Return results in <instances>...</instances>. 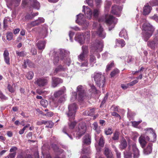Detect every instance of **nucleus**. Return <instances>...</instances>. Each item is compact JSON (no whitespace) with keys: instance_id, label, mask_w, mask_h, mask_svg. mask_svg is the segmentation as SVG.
<instances>
[{"instance_id":"nucleus-1","label":"nucleus","mask_w":158,"mask_h":158,"mask_svg":"<svg viewBox=\"0 0 158 158\" xmlns=\"http://www.w3.org/2000/svg\"><path fill=\"white\" fill-rule=\"evenodd\" d=\"M103 41L102 40H96L94 42L91 47L90 51L91 55L89 58V63L90 65L92 66L96 62V58L93 55H96L102 51L103 47Z\"/></svg>"},{"instance_id":"nucleus-2","label":"nucleus","mask_w":158,"mask_h":158,"mask_svg":"<svg viewBox=\"0 0 158 158\" xmlns=\"http://www.w3.org/2000/svg\"><path fill=\"white\" fill-rule=\"evenodd\" d=\"M143 23L142 37L145 41H147L152 35L155 29L152 25L146 22L145 18L143 19L142 23Z\"/></svg>"},{"instance_id":"nucleus-3","label":"nucleus","mask_w":158,"mask_h":158,"mask_svg":"<svg viewBox=\"0 0 158 158\" xmlns=\"http://www.w3.org/2000/svg\"><path fill=\"white\" fill-rule=\"evenodd\" d=\"M84 87L81 85L77 86V92L78 95L76 92H73L71 100L72 102L74 101L75 100H77L79 101H82L85 99L89 98V95L86 94L85 92Z\"/></svg>"},{"instance_id":"nucleus-4","label":"nucleus","mask_w":158,"mask_h":158,"mask_svg":"<svg viewBox=\"0 0 158 158\" xmlns=\"http://www.w3.org/2000/svg\"><path fill=\"white\" fill-rule=\"evenodd\" d=\"M128 143L129 150L126 151L124 153V158H131V150L130 148L132 146V150L133 152V158H138L139 156V151L136 147V144L135 143H131V141L129 139L127 140Z\"/></svg>"},{"instance_id":"nucleus-5","label":"nucleus","mask_w":158,"mask_h":158,"mask_svg":"<svg viewBox=\"0 0 158 158\" xmlns=\"http://www.w3.org/2000/svg\"><path fill=\"white\" fill-rule=\"evenodd\" d=\"M69 111L66 114L69 118L70 122L69 123V127L71 129H73L75 127L76 122L75 121L71 122V121L74 119L75 116L77 109L76 105L75 103L69 105L68 107Z\"/></svg>"},{"instance_id":"nucleus-6","label":"nucleus","mask_w":158,"mask_h":158,"mask_svg":"<svg viewBox=\"0 0 158 158\" xmlns=\"http://www.w3.org/2000/svg\"><path fill=\"white\" fill-rule=\"evenodd\" d=\"M64 128L63 130V131L65 134L67 135L69 138L71 139H73V137L72 136V135L73 136L79 139H80L85 132L86 130V127L85 126V123H79V126L76 131V136H75L73 133H72V134L69 135L67 134L66 132L64 131Z\"/></svg>"},{"instance_id":"nucleus-7","label":"nucleus","mask_w":158,"mask_h":158,"mask_svg":"<svg viewBox=\"0 0 158 158\" xmlns=\"http://www.w3.org/2000/svg\"><path fill=\"white\" fill-rule=\"evenodd\" d=\"M82 11L84 13L85 15L88 19H89L93 16L95 19H97L99 15L100 10L98 9H94L92 12L91 10L87 6H83Z\"/></svg>"},{"instance_id":"nucleus-8","label":"nucleus","mask_w":158,"mask_h":158,"mask_svg":"<svg viewBox=\"0 0 158 158\" xmlns=\"http://www.w3.org/2000/svg\"><path fill=\"white\" fill-rule=\"evenodd\" d=\"M92 77L97 86L99 87L103 86L105 83V77L101 73L95 72Z\"/></svg>"},{"instance_id":"nucleus-9","label":"nucleus","mask_w":158,"mask_h":158,"mask_svg":"<svg viewBox=\"0 0 158 158\" xmlns=\"http://www.w3.org/2000/svg\"><path fill=\"white\" fill-rule=\"evenodd\" d=\"M65 51L64 49H60L58 50L56 49H53L51 51V54H52L54 56L53 62L55 65H56L58 63L59 60V55L62 57L64 56L65 55Z\"/></svg>"},{"instance_id":"nucleus-10","label":"nucleus","mask_w":158,"mask_h":158,"mask_svg":"<svg viewBox=\"0 0 158 158\" xmlns=\"http://www.w3.org/2000/svg\"><path fill=\"white\" fill-rule=\"evenodd\" d=\"M65 87L63 86L61 89L54 92V95L55 97H60L58 101V103H62L65 100L64 94L65 92Z\"/></svg>"},{"instance_id":"nucleus-11","label":"nucleus","mask_w":158,"mask_h":158,"mask_svg":"<svg viewBox=\"0 0 158 158\" xmlns=\"http://www.w3.org/2000/svg\"><path fill=\"white\" fill-rule=\"evenodd\" d=\"M77 19L76 21L77 23L82 25L84 29H85L89 25V23L85 20L83 15L80 14L77 15Z\"/></svg>"},{"instance_id":"nucleus-12","label":"nucleus","mask_w":158,"mask_h":158,"mask_svg":"<svg viewBox=\"0 0 158 158\" xmlns=\"http://www.w3.org/2000/svg\"><path fill=\"white\" fill-rule=\"evenodd\" d=\"M52 148L54 151L55 156L54 158H64L65 156L64 151L59 149L57 146L55 144L52 145Z\"/></svg>"},{"instance_id":"nucleus-13","label":"nucleus","mask_w":158,"mask_h":158,"mask_svg":"<svg viewBox=\"0 0 158 158\" xmlns=\"http://www.w3.org/2000/svg\"><path fill=\"white\" fill-rule=\"evenodd\" d=\"M117 19L111 15H109L106 18L105 22L108 25L110 26L109 27V30H111L114 27L117 22Z\"/></svg>"},{"instance_id":"nucleus-14","label":"nucleus","mask_w":158,"mask_h":158,"mask_svg":"<svg viewBox=\"0 0 158 158\" xmlns=\"http://www.w3.org/2000/svg\"><path fill=\"white\" fill-rule=\"evenodd\" d=\"M82 52L78 56V60L80 61L85 60L89 53L88 47L87 46H83L82 47Z\"/></svg>"},{"instance_id":"nucleus-15","label":"nucleus","mask_w":158,"mask_h":158,"mask_svg":"<svg viewBox=\"0 0 158 158\" xmlns=\"http://www.w3.org/2000/svg\"><path fill=\"white\" fill-rule=\"evenodd\" d=\"M49 80L48 77H42L35 79V83L40 87H44L47 85Z\"/></svg>"},{"instance_id":"nucleus-16","label":"nucleus","mask_w":158,"mask_h":158,"mask_svg":"<svg viewBox=\"0 0 158 158\" xmlns=\"http://www.w3.org/2000/svg\"><path fill=\"white\" fill-rule=\"evenodd\" d=\"M95 139L97 141V143H98V144H95V146L97 151L99 152L101 150V148L100 147H103L104 146L105 143L104 138L102 135H101L99 140L98 141V138L97 137L96 135H95Z\"/></svg>"},{"instance_id":"nucleus-17","label":"nucleus","mask_w":158,"mask_h":158,"mask_svg":"<svg viewBox=\"0 0 158 158\" xmlns=\"http://www.w3.org/2000/svg\"><path fill=\"white\" fill-rule=\"evenodd\" d=\"M149 137L148 136L141 135L139 138V142L142 148L147 144L148 141H149Z\"/></svg>"},{"instance_id":"nucleus-18","label":"nucleus","mask_w":158,"mask_h":158,"mask_svg":"<svg viewBox=\"0 0 158 158\" xmlns=\"http://www.w3.org/2000/svg\"><path fill=\"white\" fill-rule=\"evenodd\" d=\"M147 131V133H149V141L154 142L156 141V135L153 129L151 128H147L145 129Z\"/></svg>"},{"instance_id":"nucleus-19","label":"nucleus","mask_w":158,"mask_h":158,"mask_svg":"<svg viewBox=\"0 0 158 158\" xmlns=\"http://www.w3.org/2000/svg\"><path fill=\"white\" fill-rule=\"evenodd\" d=\"M122 7L121 6L117 5L113 6L112 7L111 13L117 16H119L121 15Z\"/></svg>"},{"instance_id":"nucleus-20","label":"nucleus","mask_w":158,"mask_h":158,"mask_svg":"<svg viewBox=\"0 0 158 158\" xmlns=\"http://www.w3.org/2000/svg\"><path fill=\"white\" fill-rule=\"evenodd\" d=\"M75 40L81 44H83L85 41V38L84 37L83 33H78L76 34L75 37Z\"/></svg>"},{"instance_id":"nucleus-21","label":"nucleus","mask_w":158,"mask_h":158,"mask_svg":"<svg viewBox=\"0 0 158 158\" xmlns=\"http://www.w3.org/2000/svg\"><path fill=\"white\" fill-rule=\"evenodd\" d=\"M62 80L60 79L55 77H52V86L53 87L55 88L56 87L58 84L62 83Z\"/></svg>"},{"instance_id":"nucleus-22","label":"nucleus","mask_w":158,"mask_h":158,"mask_svg":"<svg viewBox=\"0 0 158 158\" xmlns=\"http://www.w3.org/2000/svg\"><path fill=\"white\" fill-rule=\"evenodd\" d=\"M48 27L45 26L43 27L39 33L41 37L44 38L46 37L48 34Z\"/></svg>"},{"instance_id":"nucleus-23","label":"nucleus","mask_w":158,"mask_h":158,"mask_svg":"<svg viewBox=\"0 0 158 158\" xmlns=\"http://www.w3.org/2000/svg\"><path fill=\"white\" fill-rule=\"evenodd\" d=\"M152 144L151 143H149L147 146L144 148L143 150V153L145 155H148L150 154L152 151Z\"/></svg>"},{"instance_id":"nucleus-24","label":"nucleus","mask_w":158,"mask_h":158,"mask_svg":"<svg viewBox=\"0 0 158 158\" xmlns=\"http://www.w3.org/2000/svg\"><path fill=\"white\" fill-rule=\"evenodd\" d=\"M97 34L102 39L104 38L106 36V33L104 31L103 28L99 26V27L98 28L97 31Z\"/></svg>"},{"instance_id":"nucleus-25","label":"nucleus","mask_w":158,"mask_h":158,"mask_svg":"<svg viewBox=\"0 0 158 158\" xmlns=\"http://www.w3.org/2000/svg\"><path fill=\"white\" fill-rule=\"evenodd\" d=\"M31 7L39 10L40 7V3L36 0H30V8Z\"/></svg>"},{"instance_id":"nucleus-26","label":"nucleus","mask_w":158,"mask_h":158,"mask_svg":"<svg viewBox=\"0 0 158 158\" xmlns=\"http://www.w3.org/2000/svg\"><path fill=\"white\" fill-rule=\"evenodd\" d=\"M45 19L43 17H39L38 19L34 21L31 22L30 23V25L34 26L38 25L44 22Z\"/></svg>"},{"instance_id":"nucleus-27","label":"nucleus","mask_w":158,"mask_h":158,"mask_svg":"<svg viewBox=\"0 0 158 158\" xmlns=\"http://www.w3.org/2000/svg\"><path fill=\"white\" fill-rule=\"evenodd\" d=\"M83 144H85V145L90 144L91 143V136L89 135H87L84 136L83 138Z\"/></svg>"},{"instance_id":"nucleus-28","label":"nucleus","mask_w":158,"mask_h":158,"mask_svg":"<svg viewBox=\"0 0 158 158\" xmlns=\"http://www.w3.org/2000/svg\"><path fill=\"white\" fill-rule=\"evenodd\" d=\"M152 10V7L148 4H147L144 6L143 8V14L144 15H148Z\"/></svg>"},{"instance_id":"nucleus-29","label":"nucleus","mask_w":158,"mask_h":158,"mask_svg":"<svg viewBox=\"0 0 158 158\" xmlns=\"http://www.w3.org/2000/svg\"><path fill=\"white\" fill-rule=\"evenodd\" d=\"M104 153L107 158H113V155L111 151L106 146L105 148Z\"/></svg>"},{"instance_id":"nucleus-30","label":"nucleus","mask_w":158,"mask_h":158,"mask_svg":"<svg viewBox=\"0 0 158 158\" xmlns=\"http://www.w3.org/2000/svg\"><path fill=\"white\" fill-rule=\"evenodd\" d=\"M3 56L5 63L7 64H10V58L9 53L7 50H5L3 53Z\"/></svg>"},{"instance_id":"nucleus-31","label":"nucleus","mask_w":158,"mask_h":158,"mask_svg":"<svg viewBox=\"0 0 158 158\" xmlns=\"http://www.w3.org/2000/svg\"><path fill=\"white\" fill-rule=\"evenodd\" d=\"M127 146V143L126 140L124 139H122L120 142V143L119 145V149L122 150L125 149Z\"/></svg>"},{"instance_id":"nucleus-32","label":"nucleus","mask_w":158,"mask_h":158,"mask_svg":"<svg viewBox=\"0 0 158 158\" xmlns=\"http://www.w3.org/2000/svg\"><path fill=\"white\" fill-rule=\"evenodd\" d=\"M157 43H158V42H156L154 40H150L148 41L147 42V44L148 47L152 49H155L156 44Z\"/></svg>"},{"instance_id":"nucleus-33","label":"nucleus","mask_w":158,"mask_h":158,"mask_svg":"<svg viewBox=\"0 0 158 158\" xmlns=\"http://www.w3.org/2000/svg\"><path fill=\"white\" fill-rule=\"evenodd\" d=\"M16 158H30V152H25L18 155Z\"/></svg>"},{"instance_id":"nucleus-34","label":"nucleus","mask_w":158,"mask_h":158,"mask_svg":"<svg viewBox=\"0 0 158 158\" xmlns=\"http://www.w3.org/2000/svg\"><path fill=\"white\" fill-rule=\"evenodd\" d=\"M119 36L123 38L126 40H128V39L127 31L125 29H123L119 33Z\"/></svg>"},{"instance_id":"nucleus-35","label":"nucleus","mask_w":158,"mask_h":158,"mask_svg":"<svg viewBox=\"0 0 158 158\" xmlns=\"http://www.w3.org/2000/svg\"><path fill=\"white\" fill-rule=\"evenodd\" d=\"M37 46L39 50H43L45 47V42L44 41H39L37 44Z\"/></svg>"},{"instance_id":"nucleus-36","label":"nucleus","mask_w":158,"mask_h":158,"mask_svg":"<svg viewBox=\"0 0 158 158\" xmlns=\"http://www.w3.org/2000/svg\"><path fill=\"white\" fill-rule=\"evenodd\" d=\"M115 43L116 45L115 46V47H117L118 45L117 44L120 45L122 48L124 47L125 45V42L123 39H116L115 40Z\"/></svg>"},{"instance_id":"nucleus-37","label":"nucleus","mask_w":158,"mask_h":158,"mask_svg":"<svg viewBox=\"0 0 158 158\" xmlns=\"http://www.w3.org/2000/svg\"><path fill=\"white\" fill-rule=\"evenodd\" d=\"M64 56L62 57L63 58H61V60H64V63L68 66H69L71 63V60L70 58L69 57H66L64 56Z\"/></svg>"},{"instance_id":"nucleus-38","label":"nucleus","mask_w":158,"mask_h":158,"mask_svg":"<svg viewBox=\"0 0 158 158\" xmlns=\"http://www.w3.org/2000/svg\"><path fill=\"white\" fill-rule=\"evenodd\" d=\"M83 149L82 150V152L84 153H89L90 152V147L88 146L86 147L85 144H83Z\"/></svg>"},{"instance_id":"nucleus-39","label":"nucleus","mask_w":158,"mask_h":158,"mask_svg":"<svg viewBox=\"0 0 158 158\" xmlns=\"http://www.w3.org/2000/svg\"><path fill=\"white\" fill-rule=\"evenodd\" d=\"M65 69V68L64 67L62 66L61 65H60L55 69L54 73L56 74L59 72L64 71Z\"/></svg>"},{"instance_id":"nucleus-40","label":"nucleus","mask_w":158,"mask_h":158,"mask_svg":"<svg viewBox=\"0 0 158 158\" xmlns=\"http://www.w3.org/2000/svg\"><path fill=\"white\" fill-rule=\"evenodd\" d=\"M44 124L46 125V127H47L51 128L53 125V123L51 121H47L43 122Z\"/></svg>"},{"instance_id":"nucleus-41","label":"nucleus","mask_w":158,"mask_h":158,"mask_svg":"<svg viewBox=\"0 0 158 158\" xmlns=\"http://www.w3.org/2000/svg\"><path fill=\"white\" fill-rule=\"evenodd\" d=\"M119 133L117 131H115L114 134L112 138L114 140H118L119 139Z\"/></svg>"},{"instance_id":"nucleus-42","label":"nucleus","mask_w":158,"mask_h":158,"mask_svg":"<svg viewBox=\"0 0 158 158\" xmlns=\"http://www.w3.org/2000/svg\"><path fill=\"white\" fill-rule=\"evenodd\" d=\"M93 125L94 126L93 129L97 133H99L100 131V130L98 126L97 123L95 122L94 123Z\"/></svg>"},{"instance_id":"nucleus-43","label":"nucleus","mask_w":158,"mask_h":158,"mask_svg":"<svg viewBox=\"0 0 158 158\" xmlns=\"http://www.w3.org/2000/svg\"><path fill=\"white\" fill-rule=\"evenodd\" d=\"M111 4V2L110 1H106L105 3V7L106 10L108 11L109 9Z\"/></svg>"},{"instance_id":"nucleus-44","label":"nucleus","mask_w":158,"mask_h":158,"mask_svg":"<svg viewBox=\"0 0 158 158\" xmlns=\"http://www.w3.org/2000/svg\"><path fill=\"white\" fill-rule=\"evenodd\" d=\"M84 37L85 38V40L89 41L90 38V31H86L83 34Z\"/></svg>"},{"instance_id":"nucleus-45","label":"nucleus","mask_w":158,"mask_h":158,"mask_svg":"<svg viewBox=\"0 0 158 158\" xmlns=\"http://www.w3.org/2000/svg\"><path fill=\"white\" fill-rule=\"evenodd\" d=\"M6 39L7 40L10 41L13 38V34L11 32H8L6 34Z\"/></svg>"},{"instance_id":"nucleus-46","label":"nucleus","mask_w":158,"mask_h":158,"mask_svg":"<svg viewBox=\"0 0 158 158\" xmlns=\"http://www.w3.org/2000/svg\"><path fill=\"white\" fill-rule=\"evenodd\" d=\"M16 53L18 56L19 57L24 56L26 55V52L23 51L20 52L19 51H16Z\"/></svg>"},{"instance_id":"nucleus-47","label":"nucleus","mask_w":158,"mask_h":158,"mask_svg":"<svg viewBox=\"0 0 158 158\" xmlns=\"http://www.w3.org/2000/svg\"><path fill=\"white\" fill-rule=\"evenodd\" d=\"M40 104L44 107H46L48 105V101L45 99H42L40 101Z\"/></svg>"},{"instance_id":"nucleus-48","label":"nucleus","mask_w":158,"mask_h":158,"mask_svg":"<svg viewBox=\"0 0 158 158\" xmlns=\"http://www.w3.org/2000/svg\"><path fill=\"white\" fill-rule=\"evenodd\" d=\"M142 122V120H140L138 121H132L131 123L132 126L135 127H137Z\"/></svg>"},{"instance_id":"nucleus-49","label":"nucleus","mask_w":158,"mask_h":158,"mask_svg":"<svg viewBox=\"0 0 158 158\" xmlns=\"http://www.w3.org/2000/svg\"><path fill=\"white\" fill-rule=\"evenodd\" d=\"M119 73V70L116 69L112 71L110 73V76L111 77H114Z\"/></svg>"},{"instance_id":"nucleus-50","label":"nucleus","mask_w":158,"mask_h":158,"mask_svg":"<svg viewBox=\"0 0 158 158\" xmlns=\"http://www.w3.org/2000/svg\"><path fill=\"white\" fill-rule=\"evenodd\" d=\"M113 62H112L110 64H108L106 67V72H107L110 70L112 67L114 66Z\"/></svg>"},{"instance_id":"nucleus-51","label":"nucleus","mask_w":158,"mask_h":158,"mask_svg":"<svg viewBox=\"0 0 158 158\" xmlns=\"http://www.w3.org/2000/svg\"><path fill=\"white\" fill-rule=\"evenodd\" d=\"M16 155V152L10 153L5 158H14Z\"/></svg>"},{"instance_id":"nucleus-52","label":"nucleus","mask_w":158,"mask_h":158,"mask_svg":"<svg viewBox=\"0 0 158 158\" xmlns=\"http://www.w3.org/2000/svg\"><path fill=\"white\" fill-rule=\"evenodd\" d=\"M29 0H23L22 1V5L23 7H27L28 6Z\"/></svg>"},{"instance_id":"nucleus-53","label":"nucleus","mask_w":158,"mask_h":158,"mask_svg":"<svg viewBox=\"0 0 158 158\" xmlns=\"http://www.w3.org/2000/svg\"><path fill=\"white\" fill-rule=\"evenodd\" d=\"M105 134L107 135H110L112 133V129L110 128L105 129Z\"/></svg>"},{"instance_id":"nucleus-54","label":"nucleus","mask_w":158,"mask_h":158,"mask_svg":"<svg viewBox=\"0 0 158 158\" xmlns=\"http://www.w3.org/2000/svg\"><path fill=\"white\" fill-rule=\"evenodd\" d=\"M7 89L9 92L11 93H13L14 92L15 89L13 87L12 85L10 84H9L8 85Z\"/></svg>"},{"instance_id":"nucleus-55","label":"nucleus","mask_w":158,"mask_h":158,"mask_svg":"<svg viewBox=\"0 0 158 158\" xmlns=\"http://www.w3.org/2000/svg\"><path fill=\"white\" fill-rule=\"evenodd\" d=\"M95 109L94 108H92L89 110L87 113L89 115L91 116L94 114V113Z\"/></svg>"},{"instance_id":"nucleus-56","label":"nucleus","mask_w":158,"mask_h":158,"mask_svg":"<svg viewBox=\"0 0 158 158\" xmlns=\"http://www.w3.org/2000/svg\"><path fill=\"white\" fill-rule=\"evenodd\" d=\"M86 3L90 6L92 7L93 6V0H86Z\"/></svg>"},{"instance_id":"nucleus-57","label":"nucleus","mask_w":158,"mask_h":158,"mask_svg":"<svg viewBox=\"0 0 158 158\" xmlns=\"http://www.w3.org/2000/svg\"><path fill=\"white\" fill-rule=\"evenodd\" d=\"M150 18L155 20L158 23V16L156 14H155L154 16L150 17Z\"/></svg>"},{"instance_id":"nucleus-58","label":"nucleus","mask_w":158,"mask_h":158,"mask_svg":"<svg viewBox=\"0 0 158 158\" xmlns=\"http://www.w3.org/2000/svg\"><path fill=\"white\" fill-rule=\"evenodd\" d=\"M39 14L38 12L35 13L31 12L30 13V19H33L34 17L37 16Z\"/></svg>"},{"instance_id":"nucleus-59","label":"nucleus","mask_w":158,"mask_h":158,"mask_svg":"<svg viewBox=\"0 0 158 158\" xmlns=\"http://www.w3.org/2000/svg\"><path fill=\"white\" fill-rule=\"evenodd\" d=\"M154 40L158 42V29L156 30L155 32Z\"/></svg>"},{"instance_id":"nucleus-60","label":"nucleus","mask_w":158,"mask_h":158,"mask_svg":"<svg viewBox=\"0 0 158 158\" xmlns=\"http://www.w3.org/2000/svg\"><path fill=\"white\" fill-rule=\"evenodd\" d=\"M0 98L2 100L7 99V98L4 95L2 92L0 91Z\"/></svg>"},{"instance_id":"nucleus-61","label":"nucleus","mask_w":158,"mask_h":158,"mask_svg":"<svg viewBox=\"0 0 158 158\" xmlns=\"http://www.w3.org/2000/svg\"><path fill=\"white\" fill-rule=\"evenodd\" d=\"M18 148L16 147L13 146L11 147L10 150V152H16V151L17 150Z\"/></svg>"},{"instance_id":"nucleus-62","label":"nucleus","mask_w":158,"mask_h":158,"mask_svg":"<svg viewBox=\"0 0 158 158\" xmlns=\"http://www.w3.org/2000/svg\"><path fill=\"white\" fill-rule=\"evenodd\" d=\"M78 64L79 66L81 67H87L88 65V63L87 61H85L82 63L81 64L79 63Z\"/></svg>"},{"instance_id":"nucleus-63","label":"nucleus","mask_w":158,"mask_h":158,"mask_svg":"<svg viewBox=\"0 0 158 158\" xmlns=\"http://www.w3.org/2000/svg\"><path fill=\"white\" fill-rule=\"evenodd\" d=\"M138 82V81L137 80H134L131 82L128 83V85L130 86H132L135 84L137 83Z\"/></svg>"},{"instance_id":"nucleus-64","label":"nucleus","mask_w":158,"mask_h":158,"mask_svg":"<svg viewBox=\"0 0 158 158\" xmlns=\"http://www.w3.org/2000/svg\"><path fill=\"white\" fill-rule=\"evenodd\" d=\"M43 155L44 158H52L50 154L48 152L43 154Z\"/></svg>"}]
</instances>
